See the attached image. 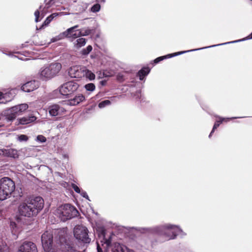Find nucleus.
<instances>
[{"mask_svg": "<svg viewBox=\"0 0 252 252\" xmlns=\"http://www.w3.org/2000/svg\"><path fill=\"white\" fill-rule=\"evenodd\" d=\"M15 91L11 90L10 91L3 93V101H0V103L5 104L8 102L11 101L15 96Z\"/></svg>", "mask_w": 252, "mask_h": 252, "instance_id": "nucleus-19", "label": "nucleus"}, {"mask_svg": "<svg viewBox=\"0 0 252 252\" xmlns=\"http://www.w3.org/2000/svg\"><path fill=\"white\" fill-rule=\"evenodd\" d=\"M3 54H5L7 55L6 53H5V52H3ZM8 55L9 56H10V55H11V54H8Z\"/></svg>", "mask_w": 252, "mask_h": 252, "instance_id": "nucleus-50", "label": "nucleus"}, {"mask_svg": "<svg viewBox=\"0 0 252 252\" xmlns=\"http://www.w3.org/2000/svg\"><path fill=\"white\" fill-rule=\"evenodd\" d=\"M216 117L218 118V120H217L215 123L213 129L211 131V133H214L215 130L217 128L220 124L223 122V119H222V117L218 116H216Z\"/></svg>", "mask_w": 252, "mask_h": 252, "instance_id": "nucleus-27", "label": "nucleus"}, {"mask_svg": "<svg viewBox=\"0 0 252 252\" xmlns=\"http://www.w3.org/2000/svg\"><path fill=\"white\" fill-rule=\"evenodd\" d=\"M85 96L82 94L76 95L73 98L68 100L66 102L67 105L75 106L85 100Z\"/></svg>", "mask_w": 252, "mask_h": 252, "instance_id": "nucleus-18", "label": "nucleus"}, {"mask_svg": "<svg viewBox=\"0 0 252 252\" xmlns=\"http://www.w3.org/2000/svg\"><path fill=\"white\" fill-rule=\"evenodd\" d=\"M248 39H252V32L251 33V34H250L248 37H247Z\"/></svg>", "mask_w": 252, "mask_h": 252, "instance_id": "nucleus-46", "label": "nucleus"}, {"mask_svg": "<svg viewBox=\"0 0 252 252\" xmlns=\"http://www.w3.org/2000/svg\"><path fill=\"white\" fill-rule=\"evenodd\" d=\"M28 107L27 104L22 103L7 109L4 111L6 119L8 121H13L17 116L21 115L27 110Z\"/></svg>", "mask_w": 252, "mask_h": 252, "instance_id": "nucleus-6", "label": "nucleus"}, {"mask_svg": "<svg viewBox=\"0 0 252 252\" xmlns=\"http://www.w3.org/2000/svg\"><path fill=\"white\" fill-rule=\"evenodd\" d=\"M28 139H29V138H28V136H27L26 135H24V134H21V135L18 136V140L20 142H24V141L26 142V141H28Z\"/></svg>", "mask_w": 252, "mask_h": 252, "instance_id": "nucleus-36", "label": "nucleus"}, {"mask_svg": "<svg viewBox=\"0 0 252 252\" xmlns=\"http://www.w3.org/2000/svg\"><path fill=\"white\" fill-rule=\"evenodd\" d=\"M43 252H57V250H49L48 252H45L44 251Z\"/></svg>", "mask_w": 252, "mask_h": 252, "instance_id": "nucleus-47", "label": "nucleus"}, {"mask_svg": "<svg viewBox=\"0 0 252 252\" xmlns=\"http://www.w3.org/2000/svg\"><path fill=\"white\" fill-rule=\"evenodd\" d=\"M44 44H42V43H41L40 45H43Z\"/></svg>", "mask_w": 252, "mask_h": 252, "instance_id": "nucleus-52", "label": "nucleus"}, {"mask_svg": "<svg viewBox=\"0 0 252 252\" xmlns=\"http://www.w3.org/2000/svg\"><path fill=\"white\" fill-rule=\"evenodd\" d=\"M63 158H64V159H67V160H68V158H69V156H68V155H67V154H64V155H63Z\"/></svg>", "mask_w": 252, "mask_h": 252, "instance_id": "nucleus-44", "label": "nucleus"}, {"mask_svg": "<svg viewBox=\"0 0 252 252\" xmlns=\"http://www.w3.org/2000/svg\"><path fill=\"white\" fill-rule=\"evenodd\" d=\"M92 46L91 45H89L86 48L83 49L81 51L80 54L84 56H87L92 51Z\"/></svg>", "mask_w": 252, "mask_h": 252, "instance_id": "nucleus-28", "label": "nucleus"}, {"mask_svg": "<svg viewBox=\"0 0 252 252\" xmlns=\"http://www.w3.org/2000/svg\"><path fill=\"white\" fill-rule=\"evenodd\" d=\"M19 59L21 60H23V61H27V60H28L29 59L28 58H23V57H21V58H18Z\"/></svg>", "mask_w": 252, "mask_h": 252, "instance_id": "nucleus-45", "label": "nucleus"}, {"mask_svg": "<svg viewBox=\"0 0 252 252\" xmlns=\"http://www.w3.org/2000/svg\"><path fill=\"white\" fill-rule=\"evenodd\" d=\"M67 251L68 252H75V249L73 247L68 246L67 249Z\"/></svg>", "mask_w": 252, "mask_h": 252, "instance_id": "nucleus-41", "label": "nucleus"}, {"mask_svg": "<svg viewBox=\"0 0 252 252\" xmlns=\"http://www.w3.org/2000/svg\"><path fill=\"white\" fill-rule=\"evenodd\" d=\"M15 188V183L10 178L3 177L0 179V200L9 197Z\"/></svg>", "mask_w": 252, "mask_h": 252, "instance_id": "nucleus-5", "label": "nucleus"}, {"mask_svg": "<svg viewBox=\"0 0 252 252\" xmlns=\"http://www.w3.org/2000/svg\"><path fill=\"white\" fill-rule=\"evenodd\" d=\"M242 40H244V39H242ZM240 41H242V40H235V41H230V42H227L226 43L219 44L217 45H214L209 46L208 47L200 48L199 49H195L189 50H188V51L178 52H176V53H175L173 54H169L167 55L159 57L156 58L155 60H154L153 62H154V64H156V63H158L160 61H163L164 59H169V58H172V57H175V56H176L178 55H181V54H184V53H186L187 52L194 51L199 50H202V49H206V48H211V47H215L217 46H220V45H224V44L235 43V42H239Z\"/></svg>", "mask_w": 252, "mask_h": 252, "instance_id": "nucleus-8", "label": "nucleus"}, {"mask_svg": "<svg viewBox=\"0 0 252 252\" xmlns=\"http://www.w3.org/2000/svg\"><path fill=\"white\" fill-rule=\"evenodd\" d=\"M72 187L76 192L78 193H81V190L77 185L74 184H72Z\"/></svg>", "mask_w": 252, "mask_h": 252, "instance_id": "nucleus-37", "label": "nucleus"}, {"mask_svg": "<svg viewBox=\"0 0 252 252\" xmlns=\"http://www.w3.org/2000/svg\"><path fill=\"white\" fill-rule=\"evenodd\" d=\"M79 84L74 81H68L64 83L59 88L61 94L68 96L76 92L79 88Z\"/></svg>", "mask_w": 252, "mask_h": 252, "instance_id": "nucleus-10", "label": "nucleus"}, {"mask_svg": "<svg viewBox=\"0 0 252 252\" xmlns=\"http://www.w3.org/2000/svg\"><path fill=\"white\" fill-rule=\"evenodd\" d=\"M1 127V126L0 125V127Z\"/></svg>", "mask_w": 252, "mask_h": 252, "instance_id": "nucleus-53", "label": "nucleus"}, {"mask_svg": "<svg viewBox=\"0 0 252 252\" xmlns=\"http://www.w3.org/2000/svg\"><path fill=\"white\" fill-rule=\"evenodd\" d=\"M150 71V69L149 67L142 68L137 73V75L139 76V79L140 80H143L144 79L145 76H147L149 73Z\"/></svg>", "mask_w": 252, "mask_h": 252, "instance_id": "nucleus-26", "label": "nucleus"}, {"mask_svg": "<svg viewBox=\"0 0 252 252\" xmlns=\"http://www.w3.org/2000/svg\"><path fill=\"white\" fill-rule=\"evenodd\" d=\"M85 66L75 65L73 66L68 70V75L71 78H81L84 77Z\"/></svg>", "mask_w": 252, "mask_h": 252, "instance_id": "nucleus-12", "label": "nucleus"}, {"mask_svg": "<svg viewBox=\"0 0 252 252\" xmlns=\"http://www.w3.org/2000/svg\"><path fill=\"white\" fill-rule=\"evenodd\" d=\"M96 243L97 252H102V249H106L110 245V242L109 240L103 239V241H100V243L98 242H97Z\"/></svg>", "mask_w": 252, "mask_h": 252, "instance_id": "nucleus-20", "label": "nucleus"}, {"mask_svg": "<svg viewBox=\"0 0 252 252\" xmlns=\"http://www.w3.org/2000/svg\"><path fill=\"white\" fill-rule=\"evenodd\" d=\"M38 82L33 80L24 84L21 87V90L25 92H31L38 88Z\"/></svg>", "mask_w": 252, "mask_h": 252, "instance_id": "nucleus-15", "label": "nucleus"}, {"mask_svg": "<svg viewBox=\"0 0 252 252\" xmlns=\"http://www.w3.org/2000/svg\"><path fill=\"white\" fill-rule=\"evenodd\" d=\"M84 88L87 91L93 92L95 89V86L93 83H88L84 86Z\"/></svg>", "mask_w": 252, "mask_h": 252, "instance_id": "nucleus-29", "label": "nucleus"}, {"mask_svg": "<svg viewBox=\"0 0 252 252\" xmlns=\"http://www.w3.org/2000/svg\"><path fill=\"white\" fill-rule=\"evenodd\" d=\"M41 242L44 251L48 252L49 250H57V249L53 246L52 231H46L42 235Z\"/></svg>", "mask_w": 252, "mask_h": 252, "instance_id": "nucleus-9", "label": "nucleus"}, {"mask_svg": "<svg viewBox=\"0 0 252 252\" xmlns=\"http://www.w3.org/2000/svg\"><path fill=\"white\" fill-rule=\"evenodd\" d=\"M242 117H231V118H223V122H227L230 120L235 119L238 118H241Z\"/></svg>", "mask_w": 252, "mask_h": 252, "instance_id": "nucleus-40", "label": "nucleus"}, {"mask_svg": "<svg viewBox=\"0 0 252 252\" xmlns=\"http://www.w3.org/2000/svg\"><path fill=\"white\" fill-rule=\"evenodd\" d=\"M16 224L15 222H11V225L13 226L14 225H15Z\"/></svg>", "mask_w": 252, "mask_h": 252, "instance_id": "nucleus-48", "label": "nucleus"}, {"mask_svg": "<svg viewBox=\"0 0 252 252\" xmlns=\"http://www.w3.org/2000/svg\"><path fill=\"white\" fill-rule=\"evenodd\" d=\"M58 15V14L57 13H54L50 15V16H51L52 18H53V19L57 16Z\"/></svg>", "mask_w": 252, "mask_h": 252, "instance_id": "nucleus-43", "label": "nucleus"}, {"mask_svg": "<svg viewBox=\"0 0 252 252\" xmlns=\"http://www.w3.org/2000/svg\"><path fill=\"white\" fill-rule=\"evenodd\" d=\"M58 0H45L44 7L42 8V6H40L39 8V9L36 10L34 12L35 22H38L40 21V20H39L40 13H41V15L42 16L41 18H43L44 16L46 13L47 12V9L51 7Z\"/></svg>", "mask_w": 252, "mask_h": 252, "instance_id": "nucleus-11", "label": "nucleus"}, {"mask_svg": "<svg viewBox=\"0 0 252 252\" xmlns=\"http://www.w3.org/2000/svg\"><path fill=\"white\" fill-rule=\"evenodd\" d=\"M110 104H111V102L110 100H103V101L100 102L98 104V107L100 108H103L105 107H106V106H108V105H110Z\"/></svg>", "mask_w": 252, "mask_h": 252, "instance_id": "nucleus-30", "label": "nucleus"}, {"mask_svg": "<svg viewBox=\"0 0 252 252\" xmlns=\"http://www.w3.org/2000/svg\"><path fill=\"white\" fill-rule=\"evenodd\" d=\"M86 43V40L85 38L81 37L73 41L74 47L76 49H79L84 46Z\"/></svg>", "mask_w": 252, "mask_h": 252, "instance_id": "nucleus-24", "label": "nucleus"}, {"mask_svg": "<svg viewBox=\"0 0 252 252\" xmlns=\"http://www.w3.org/2000/svg\"><path fill=\"white\" fill-rule=\"evenodd\" d=\"M36 118L34 116L29 117H24L19 120V122L21 125H26L33 122L36 120Z\"/></svg>", "mask_w": 252, "mask_h": 252, "instance_id": "nucleus-22", "label": "nucleus"}, {"mask_svg": "<svg viewBox=\"0 0 252 252\" xmlns=\"http://www.w3.org/2000/svg\"><path fill=\"white\" fill-rule=\"evenodd\" d=\"M147 229L153 234L164 236L167 240L174 239L177 236H183L185 235L179 226L170 223L148 228Z\"/></svg>", "mask_w": 252, "mask_h": 252, "instance_id": "nucleus-2", "label": "nucleus"}, {"mask_svg": "<svg viewBox=\"0 0 252 252\" xmlns=\"http://www.w3.org/2000/svg\"><path fill=\"white\" fill-rule=\"evenodd\" d=\"M18 252H38L35 244L30 241H25L20 246Z\"/></svg>", "mask_w": 252, "mask_h": 252, "instance_id": "nucleus-13", "label": "nucleus"}, {"mask_svg": "<svg viewBox=\"0 0 252 252\" xmlns=\"http://www.w3.org/2000/svg\"><path fill=\"white\" fill-rule=\"evenodd\" d=\"M78 32L72 34V38H76L79 36H85L90 34L91 32V31L88 29L83 28L77 30Z\"/></svg>", "mask_w": 252, "mask_h": 252, "instance_id": "nucleus-21", "label": "nucleus"}, {"mask_svg": "<svg viewBox=\"0 0 252 252\" xmlns=\"http://www.w3.org/2000/svg\"><path fill=\"white\" fill-rule=\"evenodd\" d=\"M79 193L81 194L82 196L88 199V200H90L89 196L88 195L87 193L85 191L81 190V193Z\"/></svg>", "mask_w": 252, "mask_h": 252, "instance_id": "nucleus-38", "label": "nucleus"}, {"mask_svg": "<svg viewBox=\"0 0 252 252\" xmlns=\"http://www.w3.org/2000/svg\"><path fill=\"white\" fill-rule=\"evenodd\" d=\"M0 155L9 157L14 158L18 157L17 151L13 149H0Z\"/></svg>", "mask_w": 252, "mask_h": 252, "instance_id": "nucleus-17", "label": "nucleus"}, {"mask_svg": "<svg viewBox=\"0 0 252 252\" xmlns=\"http://www.w3.org/2000/svg\"><path fill=\"white\" fill-rule=\"evenodd\" d=\"M3 101V93L0 92V101Z\"/></svg>", "mask_w": 252, "mask_h": 252, "instance_id": "nucleus-42", "label": "nucleus"}, {"mask_svg": "<svg viewBox=\"0 0 252 252\" xmlns=\"http://www.w3.org/2000/svg\"><path fill=\"white\" fill-rule=\"evenodd\" d=\"M112 251L113 252H135L119 243H115L112 245Z\"/></svg>", "mask_w": 252, "mask_h": 252, "instance_id": "nucleus-16", "label": "nucleus"}, {"mask_svg": "<svg viewBox=\"0 0 252 252\" xmlns=\"http://www.w3.org/2000/svg\"><path fill=\"white\" fill-rule=\"evenodd\" d=\"M100 5L98 3H96L94 4L92 7H91V11L93 12H98L100 10Z\"/></svg>", "mask_w": 252, "mask_h": 252, "instance_id": "nucleus-34", "label": "nucleus"}, {"mask_svg": "<svg viewBox=\"0 0 252 252\" xmlns=\"http://www.w3.org/2000/svg\"><path fill=\"white\" fill-rule=\"evenodd\" d=\"M62 64L59 63H52L43 66L39 69L38 78L42 80H47L54 77L60 72Z\"/></svg>", "mask_w": 252, "mask_h": 252, "instance_id": "nucleus-3", "label": "nucleus"}, {"mask_svg": "<svg viewBox=\"0 0 252 252\" xmlns=\"http://www.w3.org/2000/svg\"><path fill=\"white\" fill-rule=\"evenodd\" d=\"M213 133H211V132L210 133V134H209V138H210V137H211V136H212V134H213Z\"/></svg>", "mask_w": 252, "mask_h": 252, "instance_id": "nucleus-49", "label": "nucleus"}, {"mask_svg": "<svg viewBox=\"0 0 252 252\" xmlns=\"http://www.w3.org/2000/svg\"><path fill=\"white\" fill-rule=\"evenodd\" d=\"M52 20H53V18H52L51 16H48L46 19L44 23L42 25L41 27L39 29L40 30L42 28H43L44 26H48L50 24V23L52 21Z\"/></svg>", "mask_w": 252, "mask_h": 252, "instance_id": "nucleus-33", "label": "nucleus"}, {"mask_svg": "<svg viewBox=\"0 0 252 252\" xmlns=\"http://www.w3.org/2000/svg\"><path fill=\"white\" fill-rule=\"evenodd\" d=\"M65 37H72V36L69 35L68 34L67 32H66V31H65L60 33L57 36H56L55 37L51 38L50 43L58 41L59 40H62V39L64 38Z\"/></svg>", "mask_w": 252, "mask_h": 252, "instance_id": "nucleus-23", "label": "nucleus"}, {"mask_svg": "<svg viewBox=\"0 0 252 252\" xmlns=\"http://www.w3.org/2000/svg\"><path fill=\"white\" fill-rule=\"evenodd\" d=\"M43 207L44 200L41 197L28 198L20 202L18 213L21 216L29 218L36 216Z\"/></svg>", "mask_w": 252, "mask_h": 252, "instance_id": "nucleus-1", "label": "nucleus"}, {"mask_svg": "<svg viewBox=\"0 0 252 252\" xmlns=\"http://www.w3.org/2000/svg\"><path fill=\"white\" fill-rule=\"evenodd\" d=\"M83 74L84 77H85L87 79L89 80V81L94 80L95 78V74L91 70L88 69L87 67L85 66L84 67Z\"/></svg>", "mask_w": 252, "mask_h": 252, "instance_id": "nucleus-25", "label": "nucleus"}, {"mask_svg": "<svg viewBox=\"0 0 252 252\" xmlns=\"http://www.w3.org/2000/svg\"><path fill=\"white\" fill-rule=\"evenodd\" d=\"M126 74V72H120L117 75V79L120 82H123L126 78L125 75Z\"/></svg>", "mask_w": 252, "mask_h": 252, "instance_id": "nucleus-32", "label": "nucleus"}, {"mask_svg": "<svg viewBox=\"0 0 252 252\" xmlns=\"http://www.w3.org/2000/svg\"><path fill=\"white\" fill-rule=\"evenodd\" d=\"M78 27H79L78 25H75L72 27L68 28V29H67L66 30V31L69 35L72 36L73 34H71L72 32H75V31L77 32L76 31L77 30H76V29L78 28Z\"/></svg>", "mask_w": 252, "mask_h": 252, "instance_id": "nucleus-31", "label": "nucleus"}, {"mask_svg": "<svg viewBox=\"0 0 252 252\" xmlns=\"http://www.w3.org/2000/svg\"><path fill=\"white\" fill-rule=\"evenodd\" d=\"M35 140L40 143H44L46 142V138L42 135H39L36 137Z\"/></svg>", "mask_w": 252, "mask_h": 252, "instance_id": "nucleus-35", "label": "nucleus"}, {"mask_svg": "<svg viewBox=\"0 0 252 252\" xmlns=\"http://www.w3.org/2000/svg\"><path fill=\"white\" fill-rule=\"evenodd\" d=\"M74 235L76 239L81 241L84 243H89L91 239L88 236V230L87 228L82 225L75 226L74 228Z\"/></svg>", "mask_w": 252, "mask_h": 252, "instance_id": "nucleus-7", "label": "nucleus"}, {"mask_svg": "<svg viewBox=\"0 0 252 252\" xmlns=\"http://www.w3.org/2000/svg\"><path fill=\"white\" fill-rule=\"evenodd\" d=\"M49 113L52 116H56L63 113L65 110L58 104H53L48 108Z\"/></svg>", "mask_w": 252, "mask_h": 252, "instance_id": "nucleus-14", "label": "nucleus"}, {"mask_svg": "<svg viewBox=\"0 0 252 252\" xmlns=\"http://www.w3.org/2000/svg\"><path fill=\"white\" fill-rule=\"evenodd\" d=\"M0 252H8L7 247L0 245Z\"/></svg>", "mask_w": 252, "mask_h": 252, "instance_id": "nucleus-39", "label": "nucleus"}, {"mask_svg": "<svg viewBox=\"0 0 252 252\" xmlns=\"http://www.w3.org/2000/svg\"><path fill=\"white\" fill-rule=\"evenodd\" d=\"M56 215L61 220L65 221L76 217L78 211L75 207L69 204L60 206L56 211Z\"/></svg>", "mask_w": 252, "mask_h": 252, "instance_id": "nucleus-4", "label": "nucleus"}, {"mask_svg": "<svg viewBox=\"0 0 252 252\" xmlns=\"http://www.w3.org/2000/svg\"><path fill=\"white\" fill-rule=\"evenodd\" d=\"M137 94H139L140 93V92H137Z\"/></svg>", "mask_w": 252, "mask_h": 252, "instance_id": "nucleus-51", "label": "nucleus"}]
</instances>
